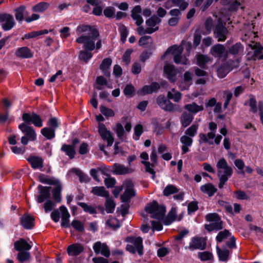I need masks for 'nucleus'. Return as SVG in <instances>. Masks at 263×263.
Masks as SVG:
<instances>
[{
    "instance_id": "12",
    "label": "nucleus",
    "mask_w": 263,
    "mask_h": 263,
    "mask_svg": "<svg viewBox=\"0 0 263 263\" xmlns=\"http://www.w3.org/2000/svg\"><path fill=\"white\" fill-rule=\"evenodd\" d=\"M158 106L163 110L167 111L174 110V105L164 95H160L156 99Z\"/></svg>"
},
{
    "instance_id": "4",
    "label": "nucleus",
    "mask_w": 263,
    "mask_h": 263,
    "mask_svg": "<svg viewBox=\"0 0 263 263\" xmlns=\"http://www.w3.org/2000/svg\"><path fill=\"white\" fill-rule=\"evenodd\" d=\"M205 219L210 224H205L204 228L209 232L219 231L223 229V222L219 215L216 213H210L206 215Z\"/></svg>"
},
{
    "instance_id": "41",
    "label": "nucleus",
    "mask_w": 263,
    "mask_h": 263,
    "mask_svg": "<svg viewBox=\"0 0 263 263\" xmlns=\"http://www.w3.org/2000/svg\"><path fill=\"white\" fill-rule=\"evenodd\" d=\"M17 254V259L20 262L28 261L31 258V255L29 252L26 251H18Z\"/></svg>"
},
{
    "instance_id": "28",
    "label": "nucleus",
    "mask_w": 263,
    "mask_h": 263,
    "mask_svg": "<svg viewBox=\"0 0 263 263\" xmlns=\"http://www.w3.org/2000/svg\"><path fill=\"white\" fill-rule=\"evenodd\" d=\"M113 170V173L117 175H124L130 173L132 172V169L118 163L114 164Z\"/></svg>"
},
{
    "instance_id": "22",
    "label": "nucleus",
    "mask_w": 263,
    "mask_h": 263,
    "mask_svg": "<svg viewBox=\"0 0 263 263\" xmlns=\"http://www.w3.org/2000/svg\"><path fill=\"white\" fill-rule=\"evenodd\" d=\"M244 51V46L240 42H237L228 48L229 54L235 57L241 55Z\"/></svg>"
},
{
    "instance_id": "21",
    "label": "nucleus",
    "mask_w": 263,
    "mask_h": 263,
    "mask_svg": "<svg viewBox=\"0 0 263 263\" xmlns=\"http://www.w3.org/2000/svg\"><path fill=\"white\" fill-rule=\"evenodd\" d=\"M131 17L136 21V24L139 26L143 23V19L140 14L142 9L140 5L135 6L132 10Z\"/></svg>"
},
{
    "instance_id": "15",
    "label": "nucleus",
    "mask_w": 263,
    "mask_h": 263,
    "mask_svg": "<svg viewBox=\"0 0 263 263\" xmlns=\"http://www.w3.org/2000/svg\"><path fill=\"white\" fill-rule=\"evenodd\" d=\"M40 195L37 196V201L39 203L43 202L45 200H48L50 197V186H44L39 185L37 187Z\"/></svg>"
},
{
    "instance_id": "55",
    "label": "nucleus",
    "mask_w": 263,
    "mask_h": 263,
    "mask_svg": "<svg viewBox=\"0 0 263 263\" xmlns=\"http://www.w3.org/2000/svg\"><path fill=\"white\" fill-rule=\"evenodd\" d=\"M177 49V45H173L169 47L163 54L161 56V60H164L166 57L170 54H174L175 53Z\"/></svg>"
},
{
    "instance_id": "64",
    "label": "nucleus",
    "mask_w": 263,
    "mask_h": 263,
    "mask_svg": "<svg viewBox=\"0 0 263 263\" xmlns=\"http://www.w3.org/2000/svg\"><path fill=\"white\" fill-rule=\"evenodd\" d=\"M198 257L202 260H208L212 258L213 255L209 252H199L198 253Z\"/></svg>"
},
{
    "instance_id": "49",
    "label": "nucleus",
    "mask_w": 263,
    "mask_h": 263,
    "mask_svg": "<svg viewBox=\"0 0 263 263\" xmlns=\"http://www.w3.org/2000/svg\"><path fill=\"white\" fill-rule=\"evenodd\" d=\"M135 91L134 86L132 84H129L125 85L123 89V93L126 97H132L134 96Z\"/></svg>"
},
{
    "instance_id": "38",
    "label": "nucleus",
    "mask_w": 263,
    "mask_h": 263,
    "mask_svg": "<svg viewBox=\"0 0 263 263\" xmlns=\"http://www.w3.org/2000/svg\"><path fill=\"white\" fill-rule=\"evenodd\" d=\"M210 61L208 55L200 54L197 57V64L201 68L204 69L206 67V64Z\"/></svg>"
},
{
    "instance_id": "11",
    "label": "nucleus",
    "mask_w": 263,
    "mask_h": 263,
    "mask_svg": "<svg viewBox=\"0 0 263 263\" xmlns=\"http://www.w3.org/2000/svg\"><path fill=\"white\" fill-rule=\"evenodd\" d=\"M163 72L170 82H175L176 81L178 70L173 64L165 63L163 67Z\"/></svg>"
},
{
    "instance_id": "40",
    "label": "nucleus",
    "mask_w": 263,
    "mask_h": 263,
    "mask_svg": "<svg viewBox=\"0 0 263 263\" xmlns=\"http://www.w3.org/2000/svg\"><path fill=\"white\" fill-rule=\"evenodd\" d=\"M195 133H186L187 135L182 136L180 138V141L183 145H186L187 146H190L193 142L192 137L195 136Z\"/></svg>"
},
{
    "instance_id": "43",
    "label": "nucleus",
    "mask_w": 263,
    "mask_h": 263,
    "mask_svg": "<svg viewBox=\"0 0 263 263\" xmlns=\"http://www.w3.org/2000/svg\"><path fill=\"white\" fill-rule=\"evenodd\" d=\"M99 134L103 140L107 142V147L112 145L114 139L111 135V133H99Z\"/></svg>"
},
{
    "instance_id": "3",
    "label": "nucleus",
    "mask_w": 263,
    "mask_h": 263,
    "mask_svg": "<svg viewBox=\"0 0 263 263\" xmlns=\"http://www.w3.org/2000/svg\"><path fill=\"white\" fill-rule=\"evenodd\" d=\"M145 210L152 214L151 216L152 218L156 219L159 221L162 220L165 216V207L159 205L155 200L148 203L145 207Z\"/></svg>"
},
{
    "instance_id": "51",
    "label": "nucleus",
    "mask_w": 263,
    "mask_h": 263,
    "mask_svg": "<svg viewBox=\"0 0 263 263\" xmlns=\"http://www.w3.org/2000/svg\"><path fill=\"white\" fill-rule=\"evenodd\" d=\"M178 190L173 185H168L163 190V195L165 196H168L171 194L177 193Z\"/></svg>"
},
{
    "instance_id": "58",
    "label": "nucleus",
    "mask_w": 263,
    "mask_h": 263,
    "mask_svg": "<svg viewBox=\"0 0 263 263\" xmlns=\"http://www.w3.org/2000/svg\"><path fill=\"white\" fill-rule=\"evenodd\" d=\"M71 225L75 230L79 232H82L84 230L83 224L80 221L73 220L71 222Z\"/></svg>"
},
{
    "instance_id": "54",
    "label": "nucleus",
    "mask_w": 263,
    "mask_h": 263,
    "mask_svg": "<svg viewBox=\"0 0 263 263\" xmlns=\"http://www.w3.org/2000/svg\"><path fill=\"white\" fill-rule=\"evenodd\" d=\"M115 204L114 201L110 199L109 197L106 198V200L105 202V208L107 213H112L115 209Z\"/></svg>"
},
{
    "instance_id": "2",
    "label": "nucleus",
    "mask_w": 263,
    "mask_h": 263,
    "mask_svg": "<svg viewBox=\"0 0 263 263\" xmlns=\"http://www.w3.org/2000/svg\"><path fill=\"white\" fill-rule=\"evenodd\" d=\"M216 166L218 168L217 176L219 180L218 187L221 189L232 175L233 171L224 158L220 159L217 162Z\"/></svg>"
},
{
    "instance_id": "36",
    "label": "nucleus",
    "mask_w": 263,
    "mask_h": 263,
    "mask_svg": "<svg viewBox=\"0 0 263 263\" xmlns=\"http://www.w3.org/2000/svg\"><path fill=\"white\" fill-rule=\"evenodd\" d=\"M244 105H249L250 107V111L251 112H252L254 114L257 112L258 108L257 106V101L255 97L253 95L251 94L249 95V100L248 102L247 101L245 102Z\"/></svg>"
},
{
    "instance_id": "30",
    "label": "nucleus",
    "mask_w": 263,
    "mask_h": 263,
    "mask_svg": "<svg viewBox=\"0 0 263 263\" xmlns=\"http://www.w3.org/2000/svg\"><path fill=\"white\" fill-rule=\"evenodd\" d=\"M51 30H48L47 29H44L39 31H33L29 33L25 34L23 37H22V40L25 39H30L31 38L36 37L40 35L47 34L49 32L51 31Z\"/></svg>"
},
{
    "instance_id": "26",
    "label": "nucleus",
    "mask_w": 263,
    "mask_h": 263,
    "mask_svg": "<svg viewBox=\"0 0 263 263\" xmlns=\"http://www.w3.org/2000/svg\"><path fill=\"white\" fill-rule=\"evenodd\" d=\"M84 250L83 247L79 243H74L69 246L67 248V253L69 255L77 256Z\"/></svg>"
},
{
    "instance_id": "31",
    "label": "nucleus",
    "mask_w": 263,
    "mask_h": 263,
    "mask_svg": "<svg viewBox=\"0 0 263 263\" xmlns=\"http://www.w3.org/2000/svg\"><path fill=\"white\" fill-rule=\"evenodd\" d=\"M91 51L84 49V50L80 51L78 56L79 60L84 62L86 64L87 63L89 60H90L93 56V54L91 52Z\"/></svg>"
},
{
    "instance_id": "16",
    "label": "nucleus",
    "mask_w": 263,
    "mask_h": 263,
    "mask_svg": "<svg viewBox=\"0 0 263 263\" xmlns=\"http://www.w3.org/2000/svg\"><path fill=\"white\" fill-rule=\"evenodd\" d=\"M96 254H99L100 253L105 257H108L110 254L109 248L106 243H102L100 241H98L94 243L93 246Z\"/></svg>"
},
{
    "instance_id": "1",
    "label": "nucleus",
    "mask_w": 263,
    "mask_h": 263,
    "mask_svg": "<svg viewBox=\"0 0 263 263\" xmlns=\"http://www.w3.org/2000/svg\"><path fill=\"white\" fill-rule=\"evenodd\" d=\"M79 34L84 33L76 39V42L79 44H83L84 49L89 51L93 50L95 48V42L100 37L98 29L95 26L89 25H79L76 29Z\"/></svg>"
},
{
    "instance_id": "8",
    "label": "nucleus",
    "mask_w": 263,
    "mask_h": 263,
    "mask_svg": "<svg viewBox=\"0 0 263 263\" xmlns=\"http://www.w3.org/2000/svg\"><path fill=\"white\" fill-rule=\"evenodd\" d=\"M210 54L219 60L223 59L225 60L228 58V52L224 45L216 44L211 48Z\"/></svg>"
},
{
    "instance_id": "24",
    "label": "nucleus",
    "mask_w": 263,
    "mask_h": 263,
    "mask_svg": "<svg viewBox=\"0 0 263 263\" xmlns=\"http://www.w3.org/2000/svg\"><path fill=\"white\" fill-rule=\"evenodd\" d=\"M59 210L61 212L62 214V221H61V226L62 227L68 228L70 227L69 224V217L70 214L67 211L66 208L62 205L60 207Z\"/></svg>"
},
{
    "instance_id": "46",
    "label": "nucleus",
    "mask_w": 263,
    "mask_h": 263,
    "mask_svg": "<svg viewBox=\"0 0 263 263\" xmlns=\"http://www.w3.org/2000/svg\"><path fill=\"white\" fill-rule=\"evenodd\" d=\"M61 149L65 152L70 159L74 158L76 152L72 146L64 144L63 145Z\"/></svg>"
},
{
    "instance_id": "44",
    "label": "nucleus",
    "mask_w": 263,
    "mask_h": 263,
    "mask_svg": "<svg viewBox=\"0 0 263 263\" xmlns=\"http://www.w3.org/2000/svg\"><path fill=\"white\" fill-rule=\"evenodd\" d=\"M48 3L42 2L33 6L32 11L36 12H42L45 11L48 7Z\"/></svg>"
},
{
    "instance_id": "29",
    "label": "nucleus",
    "mask_w": 263,
    "mask_h": 263,
    "mask_svg": "<svg viewBox=\"0 0 263 263\" xmlns=\"http://www.w3.org/2000/svg\"><path fill=\"white\" fill-rule=\"evenodd\" d=\"M184 108L188 110L190 112L189 113L192 115H195L199 111H202L204 109L202 105H198L195 102L185 105Z\"/></svg>"
},
{
    "instance_id": "37",
    "label": "nucleus",
    "mask_w": 263,
    "mask_h": 263,
    "mask_svg": "<svg viewBox=\"0 0 263 263\" xmlns=\"http://www.w3.org/2000/svg\"><path fill=\"white\" fill-rule=\"evenodd\" d=\"M216 250L219 260L227 261L229 257L230 251L226 248L220 249L218 246L216 247Z\"/></svg>"
},
{
    "instance_id": "53",
    "label": "nucleus",
    "mask_w": 263,
    "mask_h": 263,
    "mask_svg": "<svg viewBox=\"0 0 263 263\" xmlns=\"http://www.w3.org/2000/svg\"><path fill=\"white\" fill-rule=\"evenodd\" d=\"M106 224L114 230H116L120 227L119 221L117 219L111 218L106 221Z\"/></svg>"
},
{
    "instance_id": "62",
    "label": "nucleus",
    "mask_w": 263,
    "mask_h": 263,
    "mask_svg": "<svg viewBox=\"0 0 263 263\" xmlns=\"http://www.w3.org/2000/svg\"><path fill=\"white\" fill-rule=\"evenodd\" d=\"M141 163L145 165L146 172L151 174L152 175V178L154 179L155 177V172L154 169L151 167L152 164H151L149 162L145 161H142Z\"/></svg>"
},
{
    "instance_id": "60",
    "label": "nucleus",
    "mask_w": 263,
    "mask_h": 263,
    "mask_svg": "<svg viewBox=\"0 0 263 263\" xmlns=\"http://www.w3.org/2000/svg\"><path fill=\"white\" fill-rule=\"evenodd\" d=\"M151 124L154 128L153 132H159L163 129V126L159 123L158 120L156 118H153L151 120Z\"/></svg>"
},
{
    "instance_id": "6",
    "label": "nucleus",
    "mask_w": 263,
    "mask_h": 263,
    "mask_svg": "<svg viewBox=\"0 0 263 263\" xmlns=\"http://www.w3.org/2000/svg\"><path fill=\"white\" fill-rule=\"evenodd\" d=\"M22 120L24 122L30 124H33L35 127H41L43 126V120L40 115L32 112L31 114L24 112L23 114Z\"/></svg>"
},
{
    "instance_id": "14",
    "label": "nucleus",
    "mask_w": 263,
    "mask_h": 263,
    "mask_svg": "<svg viewBox=\"0 0 263 263\" xmlns=\"http://www.w3.org/2000/svg\"><path fill=\"white\" fill-rule=\"evenodd\" d=\"M206 245L205 239L201 237H194L192 239L191 242L188 247H186L185 249H189L193 251L195 249L204 250Z\"/></svg>"
},
{
    "instance_id": "39",
    "label": "nucleus",
    "mask_w": 263,
    "mask_h": 263,
    "mask_svg": "<svg viewBox=\"0 0 263 263\" xmlns=\"http://www.w3.org/2000/svg\"><path fill=\"white\" fill-rule=\"evenodd\" d=\"M70 172L73 173L79 176L81 182H88L90 179L87 175L84 174L79 169L73 168L70 170Z\"/></svg>"
},
{
    "instance_id": "18",
    "label": "nucleus",
    "mask_w": 263,
    "mask_h": 263,
    "mask_svg": "<svg viewBox=\"0 0 263 263\" xmlns=\"http://www.w3.org/2000/svg\"><path fill=\"white\" fill-rule=\"evenodd\" d=\"M14 15L16 20L21 23L28 15L26 10V7L25 5H21L14 9Z\"/></svg>"
},
{
    "instance_id": "61",
    "label": "nucleus",
    "mask_w": 263,
    "mask_h": 263,
    "mask_svg": "<svg viewBox=\"0 0 263 263\" xmlns=\"http://www.w3.org/2000/svg\"><path fill=\"white\" fill-rule=\"evenodd\" d=\"M103 13L106 17L111 18L115 13V9L113 7H107L104 9Z\"/></svg>"
},
{
    "instance_id": "9",
    "label": "nucleus",
    "mask_w": 263,
    "mask_h": 263,
    "mask_svg": "<svg viewBox=\"0 0 263 263\" xmlns=\"http://www.w3.org/2000/svg\"><path fill=\"white\" fill-rule=\"evenodd\" d=\"M126 189L120 198L123 202H129L130 199L136 196V193L133 189V184L130 180L125 182Z\"/></svg>"
},
{
    "instance_id": "17",
    "label": "nucleus",
    "mask_w": 263,
    "mask_h": 263,
    "mask_svg": "<svg viewBox=\"0 0 263 263\" xmlns=\"http://www.w3.org/2000/svg\"><path fill=\"white\" fill-rule=\"evenodd\" d=\"M34 218L29 214H25L20 218L22 227L26 229H31L34 227Z\"/></svg>"
},
{
    "instance_id": "48",
    "label": "nucleus",
    "mask_w": 263,
    "mask_h": 263,
    "mask_svg": "<svg viewBox=\"0 0 263 263\" xmlns=\"http://www.w3.org/2000/svg\"><path fill=\"white\" fill-rule=\"evenodd\" d=\"M231 236V234L229 231L227 229H224L223 231H220L218 233L216 239L218 242H221L224 239Z\"/></svg>"
},
{
    "instance_id": "50",
    "label": "nucleus",
    "mask_w": 263,
    "mask_h": 263,
    "mask_svg": "<svg viewBox=\"0 0 263 263\" xmlns=\"http://www.w3.org/2000/svg\"><path fill=\"white\" fill-rule=\"evenodd\" d=\"M96 84L98 85L96 87L97 90L102 89V86L106 85L107 84V80L103 76H98L96 80Z\"/></svg>"
},
{
    "instance_id": "27",
    "label": "nucleus",
    "mask_w": 263,
    "mask_h": 263,
    "mask_svg": "<svg viewBox=\"0 0 263 263\" xmlns=\"http://www.w3.org/2000/svg\"><path fill=\"white\" fill-rule=\"evenodd\" d=\"M27 160L34 169L41 168L43 167V160L41 157L31 156L27 159Z\"/></svg>"
},
{
    "instance_id": "47",
    "label": "nucleus",
    "mask_w": 263,
    "mask_h": 263,
    "mask_svg": "<svg viewBox=\"0 0 263 263\" xmlns=\"http://www.w3.org/2000/svg\"><path fill=\"white\" fill-rule=\"evenodd\" d=\"M161 22V19L154 15L146 21V25L149 27H154Z\"/></svg>"
},
{
    "instance_id": "10",
    "label": "nucleus",
    "mask_w": 263,
    "mask_h": 263,
    "mask_svg": "<svg viewBox=\"0 0 263 263\" xmlns=\"http://www.w3.org/2000/svg\"><path fill=\"white\" fill-rule=\"evenodd\" d=\"M199 137L201 141L211 145L213 144L214 142L216 144H219L222 139V136L220 135L215 137V133H201Z\"/></svg>"
},
{
    "instance_id": "23",
    "label": "nucleus",
    "mask_w": 263,
    "mask_h": 263,
    "mask_svg": "<svg viewBox=\"0 0 263 263\" xmlns=\"http://www.w3.org/2000/svg\"><path fill=\"white\" fill-rule=\"evenodd\" d=\"M160 88V85L158 82H153L149 85H144L141 89V92L144 95L152 94L157 92Z\"/></svg>"
},
{
    "instance_id": "63",
    "label": "nucleus",
    "mask_w": 263,
    "mask_h": 263,
    "mask_svg": "<svg viewBox=\"0 0 263 263\" xmlns=\"http://www.w3.org/2000/svg\"><path fill=\"white\" fill-rule=\"evenodd\" d=\"M54 206L55 203L51 200L48 199L44 204L43 208L45 212H48L51 211Z\"/></svg>"
},
{
    "instance_id": "7",
    "label": "nucleus",
    "mask_w": 263,
    "mask_h": 263,
    "mask_svg": "<svg viewBox=\"0 0 263 263\" xmlns=\"http://www.w3.org/2000/svg\"><path fill=\"white\" fill-rule=\"evenodd\" d=\"M0 23H3L2 28L5 31L10 30L16 24L13 16L7 13H0Z\"/></svg>"
},
{
    "instance_id": "34",
    "label": "nucleus",
    "mask_w": 263,
    "mask_h": 263,
    "mask_svg": "<svg viewBox=\"0 0 263 263\" xmlns=\"http://www.w3.org/2000/svg\"><path fill=\"white\" fill-rule=\"evenodd\" d=\"M194 119V116L191 113L184 111L181 116V122L182 126L186 127L190 125Z\"/></svg>"
},
{
    "instance_id": "57",
    "label": "nucleus",
    "mask_w": 263,
    "mask_h": 263,
    "mask_svg": "<svg viewBox=\"0 0 263 263\" xmlns=\"http://www.w3.org/2000/svg\"><path fill=\"white\" fill-rule=\"evenodd\" d=\"M176 209L175 208H172L171 210L170 211V212L168 213V215H167V220H168V222H166L165 223V224H170L171 223H172V222H173L174 221H175L176 219Z\"/></svg>"
},
{
    "instance_id": "33",
    "label": "nucleus",
    "mask_w": 263,
    "mask_h": 263,
    "mask_svg": "<svg viewBox=\"0 0 263 263\" xmlns=\"http://www.w3.org/2000/svg\"><path fill=\"white\" fill-rule=\"evenodd\" d=\"M200 190L204 193L208 194L209 196H212L217 191V189L212 183H207L201 185Z\"/></svg>"
},
{
    "instance_id": "13",
    "label": "nucleus",
    "mask_w": 263,
    "mask_h": 263,
    "mask_svg": "<svg viewBox=\"0 0 263 263\" xmlns=\"http://www.w3.org/2000/svg\"><path fill=\"white\" fill-rule=\"evenodd\" d=\"M228 33L226 27L222 24L218 23L214 29V34L218 42H223L227 39V35Z\"/></svg>"
},
{
    "instance_id": "45",
    "label": "nucleus",
    "mask_w": 263,
    "mask_h": 263,
    "mask_svg": "<svg viewBox=\"0 0 263 263\" xmlns=\"http://www.w3.org/2000/svg\"><path fill=\"white\" fill-rule=\"evenodd\" d=\"M119 31L120 33V40L123 43H125L126 41V38L128 34V31L127 27L122 24L119 28Z\"/></svg>"
},
{
    "instance_id": "25",
    "label": "nucleus",
    "mask_w": 263,
    "mask_h": 263,
    "mask_svg": "<svg viewBox=\"0 0 263 263\" xmlns=\"http://www.w3.org/2000/svg\"><path fill=\"white\" fill-rule=\"evenodd\" d=\"M14 246L16 251H28L31 248V246L23 238H20L16 241L14 243Z\"/></svg>"
},
{
    "instance_id": "20",
    "label": "nucleus",
    "mask_w": 263,
    "mask_h": 263,
    "mask_svg": "<svg viewBox=\"0 0 263 263\" xmlns=\"http://www.w3.org/2000/svg\"><path fill=\"white\" fill-rule=\"evenodd\" d=\"M15 54L17 57L22 59H30L33 56L31 49L27 46L18 48L15 51Z\"/></svg>"
},
{
    "instance_id": "35",
    "label": "nucleus",
    "mask_w": 263,
    "mask_h": 263,
    "mask_svg": "<svg viewBox=\"0 0 263 263\" xmlns=\"http://www.w3.org/2000/svg\"><path fill=\"white\" fill-rule=\"evenodd\" d=\"M61 122L56 117H52L50 115V117L47 122V126H48L51 130L55 132L60 126Z\"/></svg>"
},
{
    "instance_id": "56",
    "label": "nucleus",
    "mask_w": 263,
    "mask_h": 263,
    "mask_svg": "<svg viewBox=\"0 0 263 263\" xmlns=\"http://www.w3.org/2000/svg\"><path fill=\"white\" fill-rule=\"evenodd\" d=\"M78 205L83 208V210L86 212H88L90 214L96 213V211L92 206L87 205L84 202H78Z\"/></svg>"
},
{
    "instance_id": "59",
    "label": "nucleus",
    "mask_w": 263,
    "mask_h": 263,
    "mask_svg": "<svg viewBox=\"0 0 263 263\" xmlns=\"http://www.w3.org/2000/svg\"><path fill=\"white\" fill-rule=\"evenodd\" d=\"M18 128L21 132H35L33 128L30 126V124L25 122L18 125Z\"/></svg>"
},
{
    "instance_id": "5",
    "label": "nucleus",
    "mask_w": 263,
    "mask_h": 263,
    "mask_svg": "<svg viewBox=\"0 0 263 263\" xmlns=\"http://www.w3.org/2000/svg\"><path fill=\"white\" fill-rule=\"evenodd\" d=\"M128 241L132 245H127L126 249L132 253H135L136 250L140 255L143 254L142 239L140 237H131L128 238Z\"/></svg>"
},
{
    "instance_id": "42",
    "label": "nucleus",
    "mask_w": 263,
    "mask_h": 263,
    "mask_svg": "<svg viewBox=\"0 0 263 263\" xmlns=\"http://www.w3.org/2000/svg\"><path fill=\"white\" fill-rule=\"evenodd\" d=\"M62 185L58 184L52 191L53 199L56 202H60L61 201V192L62 191Z\"/></svg>"
},
{
    "instance_id": "52",
    "label": "nucleus",
    "mask_w": 263,
    "mask_h": 263,
    "mask_svg": "<svg viewBox=\"0 0 263 263\" xmlns=\"http://www.w3.org/2000/svg\"><path fill=\"white\" fill-rule=\"evenodd\" d=\"M100 110L106 117H111L115 116V113L112 109L107 108L104 105H101L100 107Z\"/></svg>"
},
{
    "instance_id": "32",
    "label": "nucleus",
    "mask_w": 263,
    "mask_h": 263,
    "mask_svg": "<svg viewBox=\"0 0 263 263\" xmlns=\"http://www.w3.org/2000/svg\"><path fill=\"white\" fill-rule=\"evenodd\" d=\"M91 192L95 195L106 198L109 196V192L104 186H95L92 188Z\"/></svg>"
},
{
    "instance_id": "19",
    "label": "nucleus",
    "mask_w": 263,
    "mask_h": 263,
    "mask_svg": "<svg viewBox=\"0 0 263 263\" xmlns=\"http://www.w3.org/2000/svg\"><path fill=\"white\" fill-rule=\"evenodd\" d=\"M112 63V60L110 58H106L103 59L99 66L100 69L103 74L106 77L110 76V67Z\"/></svg>"
}]
</instances>
